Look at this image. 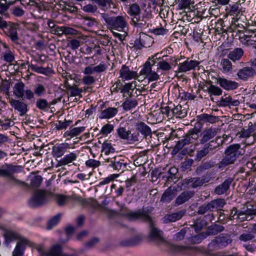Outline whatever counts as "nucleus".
I'll return each instance as SVG.
<instances>
[{"label": "nucleus", "instance_id": "nucleus-50", "mask_svg": "<svg viewBox=\"0 0 256 256\" xmlns=\"http://www.w3.org/2000/svg\"><path fill=\"white\" fill-rule=\"evenodd\" d=\"M116 131L118 137L123 140H126L128 134H130V130L124 127L118 128Z\"/></svg>", "mask_w": 256, "mask_h": 256}, {"label": "nucleus", "instance_id": "nucleus-53", "mask_svg": "<svg viewBox=\"0 0 256 256\" xmlns=\"http://www.w3.org/2000/svg\"><path fill=\"white\" fill-rule=\"evenodd\" d=\"M62 214H58L55 216H53L50 219L47 223L46 228L48 230L52 229L54 226H56L60 220Z\"/></svg>", "mask_w": 256, "mask_h": 256}, {"label": "nucleus", "instance_id": "nucleus-1", "mask_svg": "<svg viewBox=\"0 0 256 256\" xmlns=\"http://www.w3.org/2000/svg\"><path fill=\"white\" fill-rule=\"evenodd\" d=\"M244 153L245 150L240 144L230 145L226 148L224 156L218 164V168L221 169L234 164L236 160Z\"/></svg>", "mask_w": 256, "mask_h": 256}, {"label": "nucleus", "instance_id": "nucleus-22", "mask_svg": "<svg viewBox=\"0 0 256 256\" xmlns=\"http://www.w3.org/2000/svg\"><path fill=\"white\" fill-rule=\"evenodd\" d=\"M176 188L170 186L163 193L160 201L163 203L170 202L176 195Z\"/></svg>", "mask_w": 256, "mask_h": 256}, {"label": "nucleus", "instance_id": "nucleus-14", "mask_svg": "<svg viewBox=\"0 0 256 256\" xmlns=\"http://www.w3.org/2000/svg\"><path fill=\"white\" fill-rule=\"evenodd\" d=\"M150 18V16L148 14L140 16V14L137 16L131 18V24L137 28H142L148 24L147 22Z\"/></svg>", "mask_w": 256, "mask_h": 256}, {"label": "nucleus", "instance_id": "nucleus-5", "mask_svg": "<svg viewBox=\"0 0 256 256\" xmlns=\"http://www.w3.org/2000/svg\"><path fill=\"white\" fill-rule=\"evenodd\" d=\"M52 194L47 190H38L28 201L29 205L32 208H37L46 204Z\"/></svg>", "mask_w": 256, "mask_h": 256}, {"label": "nucleus", "instance_id": "nucleus-31", "mask_svg": "<svg viewBox=\"0 0 256 256\" xmlns=\"http://www.w3.org/2000/svg\"><path fill=\"white\" fill-rule=\"evenodd\" d=\"M136 127L138 132H140L144 137L150 136L152 134L150 128L144 122H137L136 124Z\"/></svg>", "mask_w": 256, "mask_h": 256}, {"label": "nucleus", "instance_id": "nucleus-49", "mask_svg": "<svg viewBox=\"0 0 256 256\" xmlns=\"http://www.w3.org/2000/svg\"><path fill=\"white\" fill-rule=\"evenodd\" d=\"M66 90L68 92V94H69L70 92L71 96H82L81 93L82 92V89L79 88L76 84L66 88Z\"/></svg>", "mask_w": 256, "mask_h": 256}, {"label": "nucleus", "instance_id": "nucleus-55", "mask_svg": "<svg viewBox=\"0 0 256 256\" xmlns=\"http://www.w3.org/2000/svg\"><path fill=\"white\" fill-rule=\"evenodd\" d=\"M36 106L38 109L44 110L50 108V104L46 100L40 98L36 100Z\"/></svg>", "mask_w": 256, "mask_h": 256}, {"label": "nucleus", "instance_id": "nucleus-8", "mask_svg": "<svg viewBox=\"0 0 256 256\" xmlns=\"http://www.w3.org/2000/svg\"><path fill=\"white\" fill-rule=\"evenodd\" d=\"M106 161L110 163L109 166L118 172H123L126 168L127 160L124 156H116L107 159Z\"/></svg>", "mask_w": 256, "mask_h": 256}, {"label": "nucleus", "instance_id": "nucleus-48", "mask_svg": "<svg viewBox=\"0 0 256 256\" xmlns=\"http://www.w3.org/2000/svg\"><path fill=\"white\" fill-rule=\"evenodd\" d=\"M191 144L190 141V138H188L186 135L182 137V138L177 142L176 146H174V150L178 151L182 149L184 146Z\"/></svg>", "mask_w": 256, "mask_h": 256}, {"label": "nucleus", "instance_id": "nucleus-37", "mask_svg": "<svg viewBox=\"0 0 256 256\" xmlns=\"http://www.w3.org/2000/svg\"><path fill=\"white\" fill-rule=\"evenodd\" d=\"M140 12L141 9L138 4L134 3L129 5L128 14L131 18L137 16L138 15L140 14Z\"/></svg>", "mask_w": 256, "mask_h": 256}, {"label": "nucleus", "instance_id": "nucleus-11", "mask_svg": "<svg viewBox=\"0 0 256 256\" xmlns=\"http://www.w3.org/2000/svg\"><path fill=\"white\" fill-rule=\"evenodd\" d=\"M218 133V130L215 128L210 127L205 128L200 132V142L202 144L208 143V141L212 140Z\"/></svg>", "mask_w": 256, "mask_h": 256}, {"label": "nucleus", "instance_id": "nucleus-10", "mask_svg": "<svg viewBox=\"0 0 256 256\" xmlns=\"http://www.w3.org/2000/svg\"><path fill=\"white\" fill-rule=\"evenodd\" d=\"M232 240L229 236H222L215 238L214 240L208 244V248L212 250L218 248L226 246L228 244L231 243Z\"/></svg>", "mask_w": 256, "mask_h": 256}, {"label": "nucleus", "instance_id": "nucleus-59", "mask_svg": "<svg viewBox=\"0 0 256 256\" xmlns=\"http://www.w3.org/2000/svg\"><path fill=\"white\" fill-rule=\"evenodd\" d=\"M208 92L210 94L220 96L222 94V90L219 87L211 84L210 87L208 88Z\"/></svg>", "mask_w": 256, "mask_h": 256}, {"label": "nucleus", "instance_id": "nucleus-41", "mask_svg": "<svg viewBox=\"0 0 256 256\" xmlns=\"http://www.w3.org/2000/svg\"><path fill=\"white\" fill-rule=\"evenodd\" d=\"M30 186L32 188H38L40 186L42 181V178L40 176L32 174L30 176Z\"/></svg>", "mask_w": 256, "mask_h": 256}, {"label": "nucleus", "instance_id": "nucleus-19", "mask_svg": "<svg viewBox=\"0 0 256 256\" xmlns=\"http://www.w3.org/2000/svg\"><path fill=\"white\" fill-rule=\"evenodd\" d=\"M233 181L234 178H232L228 177L226 178L222 184H219L215 188L214 193L218 195L226 194L229 190L230 186Z\"/></svg>", "mask_w": 256, "mask_h": 256}, {"label": "nucleus", "instance_id": "nucleus-9", "mask_svg": "<svg viewBox=\"0 0 256 256\" xmlns=\"http://www.w3.org/2000/svg\"><path fill=\"white\" fill-rule=\"evenodd\" d=\"M150 220H142L144 222L148 223L150 228V237L154 241L158 243H162L165 240L163 236V232L154 226V221L151 217V214H150Z\"/></svg>", "mask_w": 256, "mask_h": 256}, {"label": "nucleus", "instance_id": "nucleus-28", "mask_svg": "<svg viewBox=\"0 0 256 256\" xmlns=\"http://www.w3.org/2000/svg\"><path fill=\"white\" fill-rule=\"evenodd\" d=\"M220 105L222 106H227L230 105L232 106H238L240 104L239 100H232L230 96H224L222 97L219 102Z\"/></svg>", "mask_w": 256, "mask_h": 256}, {"label": "nucleus", "instance_id": "nucleus-36", "mask_svg": "<svg viewBox=\"0 0 256 256\" xmlns=\"http://www.w3.org/2000/svg\"><path fill=\"white\" fill-rule=\"evenodd\" d=\"M118 110L116 108H108L102 110L99 117L101 119L110 118L114 117L118 113Z\"/></svg>", "mask_w": 256, "mask_h": 256}, {"label": "nucleus", "instance_id": "nucleus-47", "mask_svg": "<svg viewBox=\"0 0 256 256\" xmlns=\"http://www.w3.org/2000/svg\"><path fill=\"white\" fill-rule=\"evenodd\" d=\"M77 156L76 154L71 152L60 160L59 162L60 165H66L76 160Z\"/></svg>", "mask_w": 256, "mask_h": 256}, {"label": "nucleus", "instance_id": "nucleus-62", "mask_svg": "<svg viewBox=\"0 0 256 256\" xmlns=\"http://www.w3.org/2000/svg\"><path fill=\"white\" fill-rule=\"evenodd\" d=\"M2 58L5 62L10 63L14 60V56L12 52L10 50H8L3 53Z\"/></svg>", "mask_w": 256, "mask_h": 256}, {"label": "nucleus", "instance_id": "nucleus-44", "mask_svg": "<svg viewBox=\"0 0 256 256\" xmlns=\"http://www.w3.org/2000/svg\"><path fill=\"white\" fill-rule=\"evenodd\" d=\"M54 199L58 206H62L66 204L68 200L70 199V196L56 194L54 195Z\"/></svg>", "mask_w": 256, "mask_h": 256}, {"label": "nucleus", "instance_id": "nucleus-15", "mask_svg": "<svg viewBox=\"0 0 256 256\" xmlns=\"http://www.w3.org/2000/svg\"><path fill=\"white\" fill-rule=\"evenodd\" d=\"M194 195L193 190H184L181 192L176 198L174 202V206H178L186 203L192 198Z\"/></svg>", "mask_w": 256, "mask_h": 256}, {"label": "nucleus", "instance_id": "nucleus-16", "mask_svg": "<svg viewBox=\"0 0 256 256\" xmlns=\"http://www.w3.org/2000/svg\"><path fill=\"white\" fill-rule=\"evenodd\" d=\"M186 209H182L170 214H166L162 218L163 222L168 224L179 220L186 215Z\"/></svg>", "mask_w": 256, "mask_h": 256}, {"label": "nucleus", "instance_id": "nucleus-20", "mask_svg": "<svg viewBox=\"0 0 256 256\" xmlns=\"http://www.w3.org/2000/svg\"><path fill=\"white\" fill-rule=\"evenodd\" d=\"M208 182V180L204 177L192 178L184 180L185 184L193 188L200 187Z\"/></svg>", "mask_w": 256, "mask_h": 256}, {"label": "nucleus", "instance_id": "nucleus-35", "mask_svg": "<svg viewBox=\"0 0 256 256\" xmlns=\"http://www.w3.org/2000/svg\"><path fill=\"white\" fill-rule=\"evenodd\" d=\"M85 130V127L81 126L74 128H70L69 130L66 131L64 134V137L73 138L78 136L82 132Z\"/></svg>", "mask_w": 256, "mask_h": 256}, {"label": "nucleus", "instance_id": "nucleus-54", "mask_svg": "<svg viewBox=\"0 0 256 256\" xmlns=\"http://www.w3.org/2000/svg\"><path fill=\"white\" fill-rule=\"evenodd\" d=\"M32 6H34L38 10L42 11V10H47L48 11L51 6L49 5L47 2H36L34 1L32 2V4H31Z\"/></svg>", "mask_w": 256, "mask_h": 256}, {"label": "nucleus", "instance_id": "nucleus-51", "mask_svg": "<svg viewBox=\"0 0 256 256\" xmlns=\"http://www.w3.org/2000/svg\"><path fill=\"white\" fill-rule=\"evenodd\" d=\"M8 182L12 186H24L28 187V184L24 182L20 181L16 179L14 174L8 178Z\"/></svg>", "mask_w": 256, "mask_h": 256}, {"label": "nucleus", "instance_id": "nucleus-56", "mask_svg": "<svg viewBox=\"0 0 256 256\" xmlns=\"http://www.w3.org/2000/svg\"><path fill=\"white\" fill-rule=\"evenodd\" d=\"M30 66L32 71L39 74H47L50 72V68H44L34 64H31Z\"/></svg>", "mask_w": 256, "mask_h": 256}, {"label": "nucleus", "instance_id": "nucleus-46", "mask_svg": "<svg viewBox=\"0 0 256 256\" xmlns=\"http://www.w3.org/2000/svg\"><path fill=\"white\" fill-rule=\"evenodd\" d=\"M48 252L52 256H62L64 254L62 251V247L58 244L52 246Z\"/></svg>", "mask_w": 256, "mask_h": 256}, {"label": "nucleus", "instance_id": "nucleus-45", "mask_svg": "<svg viewBox=\"0 0 256 256\" xmlns=\"http://www.w3.org/2000/svg\"><path fill=\"white\" fill-rule=\"evenodd\" d=\"M138 105V102L136 100H130L126 98L122 104V106L125 110H130L135 108Z\"/></svg>", "mask_w": 256, "mask_h": 256}, {"label": "nucleus", "instance_id": "nucleus-13", "mask_svg": "<svg viewBox=\"0 0 256 256\" xmlns=\"http://www.w3.org/2000/svg\"><path fill=\"white\" fill-rule=\"evenodd\" d=\"M256 75V70L252 68L245 66L239 70L236 74L238 78L243 81L252 78Z\"/></svg>", "mask_w": 256, "mask_h": 256}, {"label": "nucleus", "instance_id": "nucleus-17", "mask_svg": "<svg viewBox=\"0 0 256 256\" xmlns=\"http://www.w3.org/2000/svg\"><path fill=\"white\" fill-rule=\"evenodd\" d=\"M199 64L196 60L187 58L184 62H180L178 64V70L180 72H186L194 70Z\"/></svg>", "mask_w": 256, "mask_h": 256}, {"label": "nucleus", "instance_id": "nucleus-6", "mask_svg": "<svg viewBox=\"0 0 256 256\" xmlns=\"http://www.w3.org/2000/svg\"><path fill=\"white\" fill-rule=\"evenodd\" d=\"M158 55L157 54L149 58L144 64L143 68L140 72L141 75L146 76V78L149 81H154L160 78V76L157 72L152 71V66L156 62V60Z\"/></svg>", "mask_w": 256, "mask_h": 256}, {"label": "nucleus", "instance_id": "nucleus-34", "mask_svg": "<svg viewBox=\"0 0 256 256\" xmlns=\"http://www.w3.org/2000/svg\"><path fill=\"white\" fill-rule=\"evenodd\" d=\"M156 61L158 66L157 72H158L160 70L163 71H168L172 68L171 65L168 61L167 62L162 58H158V57Z\"/></svg>", "mask_w": 256, "mask_h": 256}, {"label": "nucleus", "instance_id": "nucleus-64", "mask_svg": "<svg viewBox=\"0 0 256 256\" xmlns=\"http://www.w3.org/2000/svg\"><path fill=\"white\" fill-rule=\"evenodd\" d=\"M82 9L86 12L94 13L98 10V7L96 4H88L82 7Z\"/></svg>", "mask_w": 256, "mask_h": 256}, {"label": "nucleus", "instance_id": "nucleus-58", "mask_svg": "<svg viewBox=\"0 0 256 256\" xmlns=\"http://www.w3.org/2000/svg\"><path fill=\"white\" fill-rule=\"evenodd\" d=\"M140 134L138 132H132L130 130V134H128L126 140L128 144H132L137 142L139 140Z\"/></svg>", "mask_w": 256, "mask_h": 256}, {"label": "nucleus", "instance_id": "nucleus-40", "mask_svg": "<svg viewBox=\"0 0 256 256\" xmlns=\"http://www.w3.org/2000/svg\"><path fill=\"white\" fill-rule=\"evenodd\" d=\"M136 82H132L130 83L126 84L121 88V93H126L130 97L133 96L132 92L136 88Z\"/></svg>", "mask_w": 256, "mask_h": 256}, {"label": "nucleus", "instance_id": "nucleus-30", "mask_svg": "<svg viewBox=\"0 0 256 256\" xmlns=\"http://www.w3.org/2000/svg\"><path fill=\"white\" fill-rule=\"evenodd\" d=\"M172 114L180 118H184L187 114L186 107L178 104L172 109Z\"/></svg>", "mask_w": 256, "mask_h": 256}, {"label": "nucleus", "instance_id": "nucleus-38", "mask_svg": "<svg viewBox=\"0 0 256 256\" xmlns=\"http://www.w3.org/2000/svg\"><path fill=\"white\" fill-rule=\"evenodd\" d=\"M198 118L200 121L210 124H214L218 120V117L207 114H202L198 116Z\"/></svg>", "mask_w": 256, "mask_h": 256}, {"label": "nucleus", "instance_id": "nucleus-32", "mask_svg": "<svg viewBox=\"0 0 256 256\" xmlns=\"http://www.w3.org/2000/svg\"><path fill=\"white\" fill-rule=\"evenodd\" d=\"M202 127H198L194 126V127L188 131V134H186L188 138H190V143H193L196 140H198L199 137V134L202 131Z\"/></svg>", "mask_w": 256, "mask_h": 256}, {"label": "nucleus", "instance_id": "nucleus-7", "mask_svg": "<svg viewBox=\"0 0 256 256\" xmlns=\"http://www.w3.org/2000/svg\"><path fill=\"white\" fill-rule=\"evenodd\" d=\"M225 204L226 202L224 199L214 200L208 203L204 204L200 206L196 212L198 214H204L208 212H212L215 209L222 208Z\"/></svg>", "mask_w": 256, "mask_h": 256}, {"label": "nucleus", "instance_id": "nucleus-21", "mask_svg": "<svg viewBox=\"0 0 256 256\" xmlns=\"http://www.w3.org/2000/svg\"><path fill=\"white\" fill-rule=\"evenodd\" d=\"M152 38L144 33L140 34L139 40L135 42V44L137 46L138 48L140 49L141 47H150L152 44Z\"/></svg>", "mask_w": 256, "mask_h": 256}, {"label": "nucleus", "instance_id": "nucleus-29", "mask_svg": "<svg viewBox=\"0 0 256 256\" xmlns=\"http://www.w3.org/2000/svg\"><path fill=\"white\" fill-rule=\"evenodd\" d=\"M4 236V242L7 246L12 241L20 238L18 234L11 230H5Z\"/></svg>", "mask_w": 256, "mask_h": 256}, {"label": "nucleus", "instance_id": "nucleus-24", "mask_svg": "<svg viewBox=\"0 0 256 256\" xmlns=\"http://www.w3.org/2000/svg\"><path fill=\"white\" fill-rule=\"evenodd\" d=\"M244 54V50L240 48H234L230 51L227 58L234 62L240 60Z\"/></svg>", "mask_w": 256, "mask_h": 256}, {"label": "nucleus", "instance_id": "nucleus-26", "mask_svg": "<svg viewBox=\"0 0 256 256\" xmlns=\"http://www.w3.org/2000/svg\"><path fill=\"white\" fill-rule=\"evenodd\" d=\"M238 28H235L236 30L238 32V38L240 42L242 44H246L252 36L250 34H254L256 32V29L254 30H247L244 32L243 30H237Z\"/></svg>", "mask_w": 256, "mask_h": 256}, {"label": "nucleus", "instance_id": "nucleus-18", "mask_svg": "<svg viewBox=\"0 0 256 256\" xmlns=\"http://www.w3.org/2000/svg\"><path fill=\"white\" fill-rule=\"evenodd\" d=\"M18 166L6 164L0 167V176L8 178L17 172Z\"/></svg>", "mask_w": 256, "mask_h": 256}, {"label": "nucleus", "instance_id": "nucleus-61", "mask_svg": "<svg viewBox=\"0 0 256 256\" xmlns=\"http://www.w3.org/2000/svg\"><path fill=\"white\" fill-rule=\"evenodd\" d=\"M34 94L38 96H41L46 93L45 87L41 84H37L34 89Z\"/></svg>", "mask_w": 256, "mask_h": 256}, {"label": "nucleus", "instance_id": "nucleus-4", "mask_svg": "<svg viewBox=\"0 0 256 256\" xmlns=\"http://www.w3.org/2000/svg\"><path fill=\"white\" fill-rule=\"evenodd\" d=\"M220 139V137L218 136L208 143L204 144V146L196 152L195 160L200 161L209 154H214L218 150L220 145L222 144L223 140H222L221 144L218 142V140Z\"/></svg>", "mask_w": 256, "mask_h": 256}, {"label": "nucleus", "instance_id": "nucleus-3", "mask_svg": "<svg viewBox=\"0 0 256 256\" xmlns=\"http://www.w3.org/2000/svg\"><path fill=\"white\" fill-rule=\"evenodd\" d=\"M102 17L110 28L118 31H124L128 28V24L124 16H109L106 14H102Z\"/></svg>", "mask_w": 256, "mask_h": 256}, {"label": "nucleus", "instance_id": "nucleus-52", "mask_svg": "<svg viewBox=\"0 0 256 256\" xmlns=\"http://www.w3.org/2000/svg\"><path fill=\"white\" fill-rule=\"evenodd\" d=\"M178 172V170L176 168L172 167L170 168L168 172V180L176 183L178 182V177L176 175Z\"/></svg>", "mask_w": 256, "mask_h": 256}, {"label": "nucleus", "instance_id": "nucleus-60", "mask_svg": "<svg viewBox=\"0 0 256 256\" xmlns=\"http://www.w3.org/2000/svg\"><path fill=\"white\" fill-rule=\"evenodd\" d=\"M13 2H8V3L2 4L0 2V15L2 16H8L7 11L10 8V5L13 4Z\"/></svg>", "mask_w": 256, "mask_h": 256}, {"label": "nucleus", "instance_id": "nucleus-33", "mask_svg": "<svg viewBox=\"0 0 256 256\" xmlns=\"http://www.w3.org/2000/svg\"><path fill=\"white\" fill-rule=\"evenodd\" d=\"M24 84L20 82L16 83L13 88V94L18 98H22L23 99L24 96Z\"/></svg>", "mask_w": 256, "mask_h": 256}, {"label": "nucleus", "instance_id": "nucleus-63", "mask_svg": "<svg viewBox=\"0 0 256 256\" xmlns=\"http://www.w3.org/2000/svg\"><path fill=\"white\" fill-rule=\"evenodd\" d=\"M254 238L255 236L252 234L246 232L240 234L238 237V239L242 242H246L252 240Z\"/></svg>", "mask_w": 256, "mask_h": 256}, {"label": "nucleus", "instance_id": "nucleus-39", "mask_svg": "<svg viewBox=\"0 0 256 256\" xmlns=\"http://www.w3.org/2000/svg\"><path fill=\"white\" fill-rule=\"evenodd\" d=\"M142 237L140 235H136L131 238L123 241L121 244L124 246H132L139 244L142 240Z\"/></svg>", "mask_w": 256, "mask_h": 256}, {"label": "nucleus", "instance_id": "nucleus-12", "mask_svg": "<svg viewBox=\"0 0 256 256\" xmlns=\"http://www.w3.org/2000/svg\"><path fill=\"white\" fill-rule=\"evenodd\" d=\"M216 83L222 88L227 90H234L237 89L239 86L238 82L228 80L224 78L218 76L216 78Z\"/></svg>", "mask_w": 256, "mask_h": 256}, {"label": "nucleus", "instance_id": "nucleus-42", "mask_svg": "<svg viewBox=\"0 0 256 256\" xmlns=\"http://www.w3.org/2000/svg\"><path fill=\"white\" fill-rule=\"evenodd\" d=\"M214 162L212 160H208L205 162H202V164L197 168L196 171L197 172H202L214 167Z\"/></svg>", "mask_w": 256, "mask_h": 256}, {"label": "nucleus", "instance_id": "nucleus-2", "mask_svg": "<svg viewBox=\"0 0 256 256\" xmlns=\"http://www.w3.org/2000/svg\"><path fill=\"white\" fill-rule=\"evenodd\" d=\"M153 210V207L148 206L142 207L136 212H132L127 208L122 206L118 211V214L130 220H150V214H152Z\"/></svg>", "mask_w": 256, "mask_h": 256}, {"label": "nucleus", "instance_id": "nucleus-43", "mask_svg": "<svg viewBox=\"0 0 256 256\" xmlns=\"http://www.w3.org/2000/svg\"><path fill=\"white\" fill-rule=\"evenodd\" d=\"M230 60V59L228 58H222L221 60L220 64L222 67L223 72H228L232 70L233 66Z\"/></svg>", "mask_w": 256, "mask_h": 256}, {"label": "nucleus", "instance_id": "nucleus-23", "mask_svg": "<svg viewBox=\"0 0 256 256\" xmlns=\"http://www.w3.org/2000/svg\"><path fill=\"white\" fill-rule=\"evenodd\" d=\"M120 73V77L124 80H131L138 76L136 72L130 70L129 68L125 65L122 66Z\"/></svg>", "mask_w": 256, "mask_h": 256}, {"label": "nucleus", "instance_id": "nucleus-25", "mask_svg": "<svg viewBox=\"0 0 256 256\" xmlns=\"http://www.w3.org/2000/svg\"><path fill=\"white\" fill-rule=\"evenodd\" d=\"M10 102L12 106L20 112V116L24 115L28 111L27 105L24 102L14 99H12Z\"/></svg>", "mask_w": 256, "mask_h": 256}, {"label": "nucleus", "instance_id": "nucleus-57", "mask_svg": "<svg viewBox=\"0 0 256 256\" xmlns=\"http://www.w3.org/2000/svg\"><path fill=\"white\" fill-rule=\"evenodd\" d=\"M102 150L106 155H108L111 153H114L115 149L113 148L110 143L104 142L102 145Z\"/></svg>", "mask_w": 256, "mask_h": 256}, {"label": "nucleus", "instance_id": "nucleus-27", "mask_svg": "<svg viewBox=\"0 0 256 256\" xmlns=\"http://www.w3.org/2000/svg\"><path fill=\"white\" fill-rule=\"evenodd\" d=\"M68 148V144H61L52 148V154L56 158L62 156Z\"/></svg>", "mask_w": 256, "mask_h": 256}]
</instances>
